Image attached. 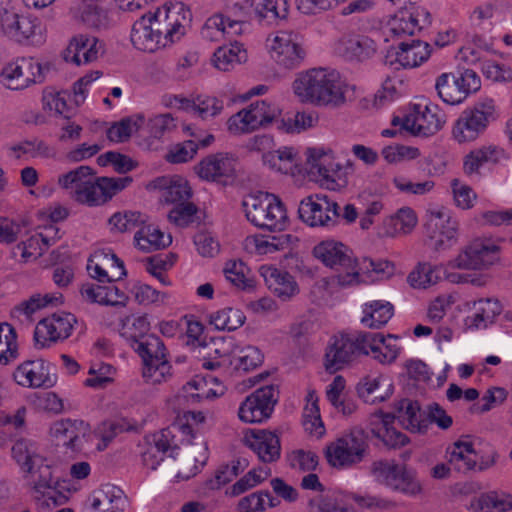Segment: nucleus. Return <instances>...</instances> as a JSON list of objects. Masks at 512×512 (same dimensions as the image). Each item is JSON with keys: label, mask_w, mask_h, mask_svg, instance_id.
Here are the masks:
<instances>
[{"label": "nucleus", "mask_w": 512, "mask_h": 512, "mask_svg": "<svg viewBox=\"0 0 512 512\" xmlns=\"http://www.w3.org/2000/svg\"><path fill=\"white\" fill-rule=\"evenodd\" d=\"M144 121V116L140 114L123 118L107 130V137L112 142H125L144 124Z\"/></svg>", "instance_id": "obj_54"}, {"label": "nucleus", "mask_w": 512, "mask_h": 512, "mask_svg": "<svg viewBox=\"0 0 512 512\" xmlns=\"http://www.w3.org/2000/svg\"><path fill=\"white\" fill-rule=\"evenodd\" d=\"M288 236L286 235H255L247 238L246 247L253 249L258 255L273 254L277 251L283 250L288 244Z\"/></svg>", "instance_id": "obj_52"}, {"label": "nucleus", "mask_w": 512, "mask_h": 512, "mask_svg": "<svg viewBox=\"0 0 512 512\" xmlns=\"http://www.w3.org/2000/svg\"><path fill=\"white\" fill-rule=\"evenodd\" d=\"M397 337L388 335L385 337L379 332H366L365 348L367 356L381 364H390L398 357L401 347L397 343Z\"/></svg>", "instance_id": "obj_31"}, {"label": "nucleus", "mask_w": 512, "mask_h": 512, "mask_svg": "<svg viewBox=\"0 0 512 512\" xmlns=\"http://www.w3.org/2000/svg\"><path fill=\"white\" fill-rule=\"evenodd\" d=\"M197 173L202 179L226 183L234 176L235 159L224 153L209 155L199 163Z\"/></svg>", "instance_id": "obj_29"}, {"label": "nucleus", "mask_w": 512, "mask_h": 512, "mask_svg": "<svg viewBox=\"0 0 512 512\" xmlns=\"http://www.w3.org/2000/svg\"><path fill=\"white\" fill-rule=\"evenodd\" d=\"M270 472V469L267 467L251 469L231 486L230 494L232 496H239L245 493L266 480L270 475Z\"/></svg>", "instance_id": "obj_61"}, {"label": "nucleus", "mask_w": 512, "mask_h": 512, "mask_svg": "<svg viewBox=\"0 0 512 512\" xmlns=\"http://www.w3.org/2000/svg\"><path fill=\"white\" fill-rule=\"evenodd\" d=\"M313 255L325 266L334 269L337 274L333 282L343 288L351 287L360 282L358 264L349 254L346 245L335 240H324L313 249Z\"/></svg>", "instance_id": "obj_5"}, {"label": "nucleus", "mask_w": 512, "mask_h": 512, "mask_svg": "<svg viewBox=\"0 0 512 512\" xmlns=\"http://www.w3.org/2000/svg\"><path fill=\"white\" fill-rule=\"evenodd\" d=\"M455 82L453 74L443 73L436 79L435 89L445 104L457 105L464 101V94Z\"/></svg>", "instance_id": "obj_58"}, {"label": "nucleus", "mask_w": 512, "mask_h": 512, "mask_svg": "<svg viewBox=\"0 0 512 512\" xmlns=\"http://www.w3.org/2000/svg\"><path fill=\"white\" fill-rule=\"evenodd\" d=\"M446 123V114L430 101L415 103L403 118L394 117L392 125H400L414 136L429 137L440 131Z\"/></svg>", "instance_id": "obj_11"}, {"label": "nucleus", "mask_w": 512, "mask_h": 512, "mask_svg": "<svg viewBox=\"0 0 512 512\" xmlns=\"http://www.w3.org/2000/svg\"><path fill=\"white\" fill-rule=\"evenodd\" d=\"M499 259V246L486 240L471 242L453 261L451 266L459 269H482Z\"/></svg>", "instance_id": "obj_23"}, {"label": "nucleus", "mask_w": 512, "mask_h": 512, "mask_svg": "<svg viewBox=\"0 0 512 512\" xmlns=\"http://www.w3.org/2000/svg\"><path fill=\"white\" fill-rule=\"evenodd\" d=\"M449 463L459 472H467L476 467L477 455L469 441L455 442L449 452Z\"/></svg>", "instance_id": "obj_44"}, {"label": "nucleus", "mask_w": 512, "mask_h": 512, "mask_svg": "<svg viewBox=\"0 0 512 512\" xmlns=\"http://www.w3.org/2000/svg\"><path fill=\"white\" fill-rule=\"evenodd\" d=\"M253 9L260 21L266 20L269 23L286 19L289 11L287 0H255Z\"/></svg>", "instance_id": "obj_53"}, {"label": "nucleus", "mask_w": 512, "mask_h": 512, "mask_svg": "<svg viewBox=\"0 0 512 512\" xmlns=\"http://www.w3.org/2000/svg\"><path fill=\"white\" fill-rule=\"evenodd\" d=\"M361 323L368 328H381L394 314L393 305L384 300H373L363 304Z\"/></svg>", "instance_id": "obj_40"}, {"label": "nucleus", "mask_w": 512, "mask_h": 512, "mask_svg": "<svg viewBox=\"0 0 512 512\" xmlns=\"http://www.w3.org/2000/svg\"><path fill=\"white\" fill-rule=\"evenodd\" d=\"M277 114V108L265 100L255 101L232 115L227 121L231 134L241 135L255 131L261 126L271 123Z\"/></svg>", "instance_id": "obj_18"}, {"label": "nucleus", "mask_w": 512, "mask_h": 512, "mask_svg": "<svg viewBox=\"0 0 512 512\" xmlns=\"http://www.w3.org/2000/svg\"><path fill=\"white\" fill-rule=\"evenodd\" d=\"M13 379L24 388L48 389L56 385L58 377L52 363L37 358L19 364L13 372Z\"/></svg>", "instance_id": "obj_19"}, {"label": "nucleus", "mask_w": 512, "mask_h": 512, "mask_svg": "<svg viewBox=\"0 0 512 512\" xmlns=\"http://www.w3.org/2000/svg\"><path fill=\"white\" fill-rule=\"evenodd\" d=\"M263 162L270 169L286 175L295 176L302 172L297 152L292 147H282L263 154Z\"/></svg>", "instance_id": "obj_38"}, {"label": "nucleus", "mask_w": 512, "mask_h": 512, "mask_svg": "<svg viewBox=\"0 0 512 512\" xmlns=\"http://www.w3.org/2000/svg\"><path fill=\"white\" fill-rule=\"evenodd\" d=\"M130 40L135 49L143 52L152 53L166 47L153 30L150 20L145 16L133 24Z\"/></svg>", "instance_id": "obj_37"}, {"label": "nucleus", "mask_w": 512, "mask_h": 512, "mask_svg": "<svg viewBox=\"0 0 512 512\" xmlns=\"http://www.w3.org/2000/svg\"><path fill=\"white\" fill-rule=\"evenodd\" d=\"M222 348H216L217 360H205L202 366L207 370H215L222 366L231 365L234 370L248 372L262 364L264 355L261 350L252 345H239L234 339L222 343Z\"/></svg>", "instance_id": "obj_13"}, {"label": "nucleus", "mask_w": 512, "mask_h": 512, "mask_svg": "<svg viewBox=\"0 0 512 512\" xmlns=\"http://www.w3.org/2000/svg\"><path fill=\"white\" fill-rule=\"evenodd\" d=\"M376 472L377 476L392 490L409 495H414L420 490L418 483L403 465L381 462L376 467Z\"/></svg>", "instance_id": "obj_27"}, {"label": "nucleus", "mask_w": 512, "mask_h": 512, "mask_svg": "<svg viewBox=\"0 0 512 512\" xmlns=\"http://www.w3.org/2000/svg\"><path fill=\"white\" fill-rule=\"evenodd\" d=\"M134 242L136 247L143 252H152L163 249L171 244L172 238L169 234H165L154 224L144 223L139 225V229L135 232Z\"/></svg>", "instance_id": "obj_39"}, {"label": "nucleus", "mask_w": 512, "mask_h": 512, "mask_svg": "<svg viewBox=\"0 0 512 512\" xmlns=\"http://www.w3.org/2000/svg\"><path fill=\"white\" fill-rule=\"evenodd\" d=\"M245 444L263 463H272L280 458L279 436L268 430H253L245 435Z\"/></svg>", "instance_id": "obj_28"}, {"label": "nucleus", "mask_w": 512, "mask_h": 512, "mask_svg": "<svg viewBox=\"0 0 512 512\" xmlns=\"http://www.w3.org/2000/svg\"><path fill=\"white\" fill-rule=\"evenodd\" d=\"M12 456L24 472L38 473L34 480L35 489L44 495L54 491L57 480L52 476V468L47 460L39 454L38 446L27 439L17 440L12 446Z\"/></svg>", "instance_id": "obj_9"}, {"label": "nucleus", "mask_w": 512, "mask_h": 512, "mask_svg": "<svg viewBox=\"0 0 512 512\" xmlns=\"http://www.w3.org/2000/svg\"><path fill=\"white\" fill-rule=\"evenodd\" d=\"M367 448L364 433L354 429L327 445L326 459L332 467H349L364 459Z\"/></svg>", "instance_id": "obj_15"}, {"label": "nucleus", "mask_w": 512, "mask_h": 512, "mask_svg": "<svg viewBox=\"0 0 512 512\" xmlns=\"http://www.w3.org/2000/svg\"><path fill=\"white\" fill-rule=\"evenodd\" d=\"M431 24V14L423 6L411 3L399 9L385 26L386 40L413 36Z\"/></svg>", "instance_id": "obj_16"}, {"label": "nucleus", "mask_w": 512, "mask_h": 512, "mask_svg": "<svg viewBox=\"0 0 512 512\" xmlns=\"http://www.w3.org/2000/svg\"><path fill=\"white\" fill-rule=\"evenodd\" d=\"M271 59L280 67L295 69L304 61L306 52L300 36L292 31H278L267 38Z\"/></svg>", "instance_id": "obj_17"}, {"label": "nucleus", "mask_w": 512, "mask_h": 512, "mask_svg": "<svg viewBox=\"0 0 512 512\" xmlns=\"http://www.w3.org/2000/svg\"><path fill=\"white\" fill-rule=\"evenodd\" d=\"M68 99L69 93L66 91H45L42 98L43 107L64 118H69L70 107L68 105Z\"/></svg>", "instance_id": "obj_64"}, {"label": "nucleus", "mask_w": 512, "mask_h": 512, "mask_svg": "<svg viewBox=\"0 0 512 512\" xmlns=\"http://www.w3.org/2000/svg\"><path fill=\"white\" fill-rule=\"evenodd\" d=\"M188 385L198 391L196 394H192V397H197L199 400L203 398H217L222 396L226 391V386L223 384V381L212 374L194 379L189 382Z\"/></svg>", "instance_id": "obj_55"}, {"label": "nucleus", "mask_w": 512, "mask_h": 512, "mask_svg": "<svg viewBox=\"0 0 512 512\" xmlns=\"http://www.w3.org/2000/svg\"><path fill=\"white\" fill-rule=\"evenodd\" d=\"M225 278L241 290H249L255 286L249 267L242 260H229L223 269Z\"/></svg>", "instance_id": "obj_49"}, {"label": "nucleus", "mask_w": 512, "mask_h": 512, "mask_svg": "<svg viewBox=\"0 0 512 512\" xmlns=\"http://www.w3.org/2000/svg\"><path fill=\"white\" fill-rule=\"evenodd\" d=\"M306 157L309 173L317 174L320 180L335 182L340 165L334 163L331 151L326 152L323 148H308Z\"/></svg>", "instance_id": "obj_36"}, {"label": "nucleus", "mask_w": 512, "mask_h": 512, "mask_svg": "<svg viewBox=\"0 0 512 512\" xmlns=\"http://www.w3.org/2000/svg\"><path fill=\"white\" fill-rule=\"evenodd\" d=\"M144 16L150 20L153 30L165 46L180 40L191 21V11L182 2L165 3Z\"/></svg>", "instance_id": "obj_7"}, {"label": "nucleus", "mask_w": 512, "mask_h": 512, "mask_svg": "<svg viewBox=\"0 0 512 512\" xmlns=\"http://www.w3.org/2000/svg\"><path fill=\"white\" fill-rule=\"evenodd\" d=\"M80 19L91 29H108L113 24L112 14L96 4H84L80 8Z\"/></svg>", "instance_id": "obj_48"}, {"label": "nucleus", "mask_w": 512, "mask_h": 512, "mask_svg": "<svg viewBox=\"0 0 512 512\" xmlns=\"http://www.w3.org/2000/svg\"><path fill=\"white\" fill-rule=\"evenodd\" d=\"M246 219L255 227L271 232H281L289 223L287 209L275 194L257 191L242 200Z\"/></svg>", "instance_id": "obj_4"}, {"label": "nucleus", "mask_w": 512, "mask_h": 512, "mask_svg": "<svg viewBox=\"0 0 512 512\" xmlns=\"http://www.w3.org/2000/svg\"><path fill=\"white\" fill-rule=\"evenodd\" d=\"M352 88L335 70L312 68L300 73L293 82V91L303 103L323 107H340Z\"/></svg>", "instance_id": "obj_1"}, {"label": "nucleus", "mask_w": 512, "mask_h": 512, "mask_svg": "<svg viewBox=\"0 0 512 512\" xmlns=\"http://www.w3.org/2000/svg\"><path fill=\"white\" fill-rule=\"evenodd\" d=\"M115 368L107 363L98 362L90 366L84 385L91 388H103L113 381Z\"/></svg>", "instance_id": "obj_62"}, {"label": "nucleus", "mask_w": 512, "mask_h": 512, "mask_svg": "<svg viewBox=\"0 0 512 512\" xmlns=\"http://www.w3.org/2000/svg\"><path fill=\"white\" fill-rule=\"evenodd\" d=\"M71 313H54L38 322L34 331L35 343L38 347H49L52 343L67 339L76 323Z\"/></svg>", "instance_id": "obj_22"}, {"label": "nucleus", "mask_w": 512, "mask_h": 512, "mask_svg": "<svg viewBox=\"0 0 512 512\" xmlns=\"http://www.w3.org/2000/svg\"><path fill=\"white\" fill-rule=\"evenodd\" d=\"M18 356L17 334L8 323H0V364L7 365Z\"/></svg>", "instance_id": "obj_57"}, {"label": "nucleus", "mask_w": 512, "mask_h": 512, "mask_svg": "<svg viewBox=\"0 0 512 512\" xmlns=\"http://www.w3.org/2000/svg\"><path fill=\"white\" fill-rule=\"evenodd\" d=\"M150 323L146 316H130L122 321L120 335L130 346L144 336H149Z\"/></svg>", "instance_id": "obj_59"}, {"label": "nucleus", "mask_w": 512, "mask_h": 512, "mask_svg": "<svg viewBox=\"0 0 512 512\" xmlns=\"http://www.w3.org/2000/svg\"><path fill=\"white\" fill-rule=\"evenodd\" d=\"M0 22L4 35L17 43L40 46L46 40V27L38 17L20 15L5 9Z\"/></svg>", "instance_id": "obj_14"}, {"label": "nucleus", "mask_w": 512, "mask_h": 512, "mask_svg": "<svg viewBox=\"0 0 512 512\" xmlns=\"http://www.w3.org/2000/svg\"><path fill=\"white\" fill-rule=\"evenodd\" d=\"M93 512H123L127 503L123 491L112 484H104L89 497Z\"/></svg>", "instance_id": "obj_33"}, {"label": "nucleus", "mask_w": 512, "mask_h": 512, "mask_svg": "<svg viewBox=\"0 0 512 512\" xmlns=\"http://www.w3.org/2000/svg\"><path fill=\"white\" fill-rule=\"evenodd\" d=\"M259 273L268 289L282 301L290 300L298 294L299 286L290 273L272 265H262Z\"/></svg>", "instance_id": "obj_30"}, {"label": "nucleus", "mask_w": 512, "mask_h": 512, "mask_svg": "<svg viewBox=\"0 0 512 512\" xmlns=\"http://www.w3.org/2000/svg\"><path fill=\"white\" fill-rule=\"evenodd\" d=\"M166 107L176 108L205 120L218 115L223 109V101L214 96L198 95L195 98L181 95H167L163 99Z\"/></svg>", "instance_id": "obj_25"}, {"label": "nucleus", "mask_w": 512, "mask_h": 512, "mask_svg": "<svg viewBox=\"0 0 512 512\" xmlns=\"http://www.w3.org/2000/svg\"><path fill=\"white\" fill-rule=\"evenodd\" d=\"M382 425L373 432L387 447H402L408 443V437L396 430L391 424L395 420V414L380 411Z\"/></svg>", "instance_id": "obj_45"}, {"label": "nucleus", "mask_w": 512, "mask_h": 512, "mask_svg": "<svg viewBox=\"0 0 512 512\" xmlns=\"http://www.w3.org/2000/svg\"><path fill=\"white\" fill-rule=\"evenodd\" d=\"M142 359V375L147 383L158 384L170 375L171 365L167 359L163 341L151 334L134 341L130 346Z\"/></svg>", "instance_id": "obj_10"}, {"label": "nucleus", "mask_w": 512, "mask_h": 512, "mask_svg": "<svg viewBox=\"0 0 512 512\" xmlns=\"http://www.w3.org/2000/svg\"><path fill=\"white\" fill-rule=\"evenodd\" d=\"M425 228L436 250H445L456 242L457 221L445 209L431 212Z\"/></svg>", "instance_id": "obj_26"}, {"label": "nucleus", "mask_w": 512, "mask_h": 512, "mask_svg": "<svg viewBox=\"0 0 512 512\" xmlns=\"http://www.w3.org/2000/svg\"><path fill=\"white\" fill-rule=\"evenodd\" d=\"M300 219L310 227L327 226L340 215V206L327 195L315 194L300 202Z\"/></svg>", "instance_id": "obj_20"}, {"label": "nucleus", "mask_w": 512, "mask_h": 512, "mask_svg": "<svg viewBox=\"0 0 512 512\" xmlns=\"http://www.w3.org/2000/svg\"><path fill=\"white\" fill-rule=\"evenodd\" d=\"M474 314L471 316V324L476 328L485 326L501 313V305L498 300L486 298L479 299L473 304Z\"/></svg>", "instance_id": "obj_60"}, {"label": "nucleus", "mask_w": 512, "mask_h": 512, "mask_svg": "<svg viewBox=\"0 0 512 512\" xmlns=\"http://www.w3.org/2000/svg\"><path fill=\"white\" fill-rule=\"evenodd\" d=\"M494 114L495 105L492 99L479 101L474 106L464 109L453 123L452 139L458 144L477 140L494 119Z\"/></svg>", "instance_id": "obj_8"}, {"label": "nucleus", "mask_w": 512, "mask_h": 512, "mask_svg": "<svg viewBox=\"0 0 512 512\" xmlns=\"http://www.w3.org/2000/svg\"><path fill=\"white\" fill-rule=\"evenodd\" d=\"M395 419L412 433H425L430 426V419L417 401L401 399L398 402Z\"/></svg>", "instance_id": "obj_34"}, {"label": "nucleus", "mask_w": 512, "mask_h": 512, "mask_svg": "<svg viewBox=\"0 0 512 512\" xmlns=\"http://www.w3.org/2000/svg\"><path fill=\"white\" fill-rule=\"evenodd\" d=\"M161 181L164 182L162 198L166 203L175 205L192 198L193 192L186 179L175 176Z\"/></svg>", "instance_id": "obj_46"}, {"label": "nucleus", "mask_w": 512, "mask_h": 512, "mask_svg": "<svg viewBox=\"0 0 512 512\" xmlns=\"http://www.w3.org/2000/svg\"><path fill=\"white\" fill-rule=\"evenodd\" d=\"M49 70L48 63H41L33 57H18L3 66L0 82L7 89L24 90L44 82Z\"/></svg>", "instance_id": "obj_12"}, {"label": "nucleus", "mask_w": 512, "mask_h": 512, "mask_svg": "<svg viewBox=\"0 0 512 512\" xmlns=\"http://www.w3.org/2000/svg\"><path fill=\"white\" fill-rule=\"evenodd\" d=\"M138 428L139 424L137 421L129 420L127 418H121L114 421H104L95 431V437L99 439V442L96 444L97 450H105L118 433L124 431H136Z\"/></svg>", "instance_id": "obj_41"}, {"label": "nucleus", "mask_w": 512, "mask_h": 512, "mask_svg": "<svg viewBox=\"0 0 512 512\" xmlns=\"http://www.w3.org/2000/svg\"><path fill=\"white\" fill-rule=\"evenodd\" d=\"M98 39L93 36L79 34L74 36L63 53L66 62L77 66L87 64L97 59Z\"/></svg>", "instance_id": "obj_35"}, {"label": "nucleus", "mask_w": 512, "mask_h": 512, "mask_svg": "<svg viewBox=\"0 0 512 512\" xmlns=\"http://www.w3.org/2000/svg\"><path fill=\"white\" fill-rule=\"evenodd\" d=\"M246 59V50L236 41L229 46L219 47L213 54L214 66L222 71H228L233 64H240Z\"/></svg>", "instance_id": "obj_47"}, {"label": "nucleus", "mask_w": 512, "mask_h": 512, "mask_svg": "<svg viewBox=\"0 0 512 512\" xmlns=\"http://www.w3.org/2000/svg\"><path fill=\"white\" fill-rule=\"evenodd\" d=\"M9 150L16 159L21 158H37V157H50L54 151L44 141L33 139L24 140L17 144L12 145Z\"/></svg>", "instance_id": "obj_56"}, {"label": "nucleus", "mask_w": 512, "mask_h": 512, "mask_svg": "<svg viewBox=\"0 0 512 512\" xmlns=\"http://www.w3.org/2000/svg\"><path fill=\"white\" fill-rule=\"evenodd\" d=\"M246 320L241 309L225 307L210 316V324L217 330L234 331L240 328Z\"/></svg>", "instance_id": "obj_51"}, {"label": "nucleus", "mask_w": 512, "mask_h": 512, "mask_svg": "<svg viewBox=\"0 0 512 512\" xmlns=\"http://www.w3.org/2000/svg\"><path fill=\"white\" fill-rule=\"evenodd\" d=\"M100 255L95 254L88 259L87 271L91 278L98 281L85 283L80 289L82 297L91 303L105 306H125L128 301L126 293L118 288L114 282L126 276L124 263L115 254H106L103 259L110 263L112 272L109 273L101 263L97 261Z\"/></svg>", "instance_id": "obj_3"}, {"label": "nucleus", "mask_w": 512, "mask_h": 512, "mask_svg": "<svg viewBox=\"0 0 512 512\" xmlns=\"http://www.w3.org/2000/svg\"><path fill=\"white\" fill-rule=\"evenodd\" d=\"M88 425L79 419H62L51 427V435L57 441L71 451L81 449V437L85 435Z\"/></svg>", "instance_id": "obj_32"}, {"label": "nucleus", "mask_w": 512, "mask_h": 512, "mask_svg": "<svg viewBox=\"0 0 512 512\" xmlns=\"http://www.w3.org/2000/svg\"><path fill=\"white\" fill-rule=\"evenodd\" d=\"M376 51L375 42L368 37L351 39L345 47V57L349 60L363 61Z\"/></svg>", "instance_id": "obj_63"}, {"label": "nucleus", "mask_w": 512, "mask_h": 512, "mask_svg": "<svg viewBox=\"0 0 512 512\" xmlns=\"http://www.w3.org/2000/svg\"><path fill=\"white\" fill-rule=\"evenodd\" d=\"M366 332H339L329 338L325 348L323 365L331 374L351 365L362 356H367L365 348Z\"/></svg>", "instance_id": "obj_6"}, {"label": "nucleus", "mask_w": 512, "mask_h": 512, "mask_svg": "<svg viewBox=\"0 0 512 512\" xmlns=\"http://www.w3.org/2000/svg\"><path fill=\"white\" fill-rule=\"evenodd\" d=\"M131 181L129 177H96L89 166H80L61 175L58 179L62 188L74 192V199L78 203L90 207L99 206L109 201Z\"/></svg>", "instance_id": "obj_2"}, {"label": "nucleus", "mask_w": 512, "mask_h": 512, "mask_svg": "<svg viewBox=\"0 0 512 512\" xmlns=\"http://www.w3.org/2000/svg\"><path fill=\"white\" fill-rule=\"evenodd\" d=\"M278 391L273 385L257 389L240 405L238 416L245 423H261L268 419L277 402Z\"/></svg>", "instance_id": "obj_21"}, {"label": "nucleus", "mask_w": 512, "mask_h": 512, "mask_svg": "<svg viewBox=\"0 0 512 512\" xmlns=\"http://www.w3.org/2000/svg\"><path fill=\"white\" fill-rule=\"evenodd\" d=\"M430 45L427 42L412 39L402 41L397 49H389L384 57L385 65L392 69L414 68L424 63L430 56Z\"/></svg>", "instance_id": "obj_24"}, {"label": "nucleus", "mask_w": 512, "mask_h": 512, "mask_svg": "<svg viewBox=\"0 0 512 512\" xmlns=\"http://www.w3.org/2000/svg\"><path fill=\"white\" fill-rule=\"evenodd\" d=\"M280 504V500L274 497L268 490L253 492L243 497L238 503V512H264L268 507L274 508Z\"/></svg>", "instance_id": "obj_50"}, {"label": "nucleus", "mask_w": 512, "mask_h": 512, "mask_svg": "<svg viewBox=\"0 0 512 512\" xmlns=\"http://www.w3.org/2000/svg\"><path fill=\"white\" fill-rule=\"evenodd\" d=\"M59 302H62L61 294H58L57 296L50 294H45L44 296L35 294L32 295L29 299L24 300L15 306L11 310V317L20 321L29 320L31 319L32 315L39 309L44 308L50 304H57Z\"/></svg>", "instance_id": "obj_43"}, {"label": "nucleus", "mask_w": 512, "mask_h": 512, "mask_svg": "<svg viewBox=\"0 0 512 512\" xmlns=\"http://www.w3.org/2000/svg\"><path fill=\"white\" fill-rule=\"evenodd\" d=\"M446 276L444 267L427 262L419 263L408 275V282L413 288H428L437 284Z\"/></svg>", "instance_id": "obj_42"}]
</instances>
